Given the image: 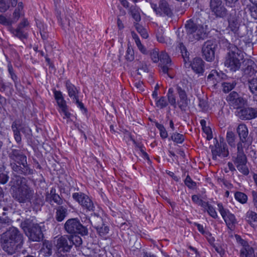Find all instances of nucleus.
<instances>
[{
    "instance_id": "obj_19",
    "label": "nucleus",
    "mask_w": 257,
    "mask_h": 257,
    "mask_svg": "<svg viewBox=\"0 0 257 257\" xmlns=\"http://www.w3.org/2000/svg\"><path fill=\"white\" fill-rule=\"evenodd\" d=\"M176 90L179 95L178 101L179 107L183 111H185L189 104V99L185 89L179 84L177 85Z\"/></svg>"
},
{
    "instance_id": "obj_44",
    "label": "nucleus",
    "mask_w": 257,
    "mask_h": 257,
    "mask_svg": "<svg viewBox=\"0 0 257 257\" xmlns=\"http://www.w3.org/2000/svg\"><path fill=\"white\" fill-rule=\"evenodd\" d=\"M156 126L159 130L160 134L161 137L163 139H166L168 137V133L163 126V125L159 123L158 122H156L155 123Z\"/></svg>"
},
{
    "instance_id": "obj_47",
    "label": "nucleus",
    "mask_w": 257,
    "mask_h": 257,
    "mask_svg": "<svg viewBox=\"0 0 257 257\" xmlns=\"http://www.w3.org/2000/svg\"><path fill=\"white\" fill-rule=\"evenodd\" d=\"M130 13L133 18L137 22L141 20V16L139 12L135 7H131L130 9Z\"/></svg>"
},
{
    "instance_id": "obj_43",
    "label": "nucleus",
    "mask_w": 257,
    "mask_h": 257,
    "mask_svg": "<svg viewBox=\"0 0 257 257\" xmlns=\"http://www.w3.org/2000/svg\"><path fill=\"white\" fill-rule=\"evenodd\" d=\"M92 224L96 229H100L99 227L101 225L104 224L102 218L98 216L95 217V218L93 219V223H92Z\"/></svg>"
},
{
    "instance_id": "obj_24",
    "label": "nucleus",
    "mask_w": 257,
    "mask_h": 257,
    "mask_svg": "<svg viewBox=\"0 0 257 257\" xmlns=\"http://www.w3.org/2000/svg\"><path fill=\"white\" fill-rule=\"evenodd\" d=\"M204 62L200 58H195L190 64L192 69L198 74H202L204 71Z\"/></svg>"
},
{
    "instance_id": "obj_4",
    "label": "nucleus",
    "mask_w": 257,
    "mask_h": 257,
    "mask_svg": "<svg viewBox=\"0 0 257 257\" xmlns=\"http://www.w3.org/2000/svg\"><path fill=\"white\" fill-rule=\"evenodd\" d=\"M228 52L226 57L224 65L232 71L238 70L243 60V56L241 51L234 44L229 43L227 46Z\"/></svg>"
},
{
    "instance_id": "obj_35",
    "label": "nucleus",
    "mask_w": 257,
    "mask_h": 257,
    "mask_svg": "<svg viewBox=\"0 0 257 257\" xmlns=\"http://www.w3.org/2000/svg\"><path fill=\"white\" fill-rule=\"evenodd\" d=\"M174 90L173 89L170 88L169 89L168 93V99L171 105L174 106V107H176V97L174 94Z\"/></svg>"
},
{
    "instance_id": "obj_8",
    "label": "nucleus",
    "mask_w": 257,
    "mask_h": 257,
    "mask_svg": "<svg viewBox=\"0 0 257 257\" xmlns=\"http://www.w3.org/2000/svg\"><path fill=\"white\" fill-rule=\"evenodd\" d=\"M237 132L239 137V141L237 144V149L240 150L242 149H247L251 144V140L248 136L246 126L244 124L238 125Z\"/></svg>"
},
{
    "instance_id": "obj_42",
    "label": "nucleus",
    "mask_w": 257,
    "mask_h": 257,
    "mask_svg": "<svg viewBox=\"0 0 257 257\" xmlns=\"http://www.w3.org/2000/svg\"><path fill=\"white\" fill-rule=\"evenodd\" d=\"M234 195L235 199L241 203H244L247 201V197L243 193L237 192L235 193Z\"/></svg>"
},
{
    "instance_id": "obj_20",
    "label": "nucleus",
    "mask_w": 257,
    "mask_h": 257,
    "mask_svg": "<svg viewBox=\"0 0 257 257\" xmlns=\"http://www.w3.org/2000/svg\"><path fill=\"white\" fill-rule=\"evenodd\" d=\"M54 96L61 111L64 113L66 117L69 118L70 117L71 113L67 111L66 101L64 99L61 92L55 90L54 91Z\"/></svg>"
},
{
    "instance_id": "obj_64",
    "label": "nucleus",
    "mask_w": 257,
    "mask_h": 257,
    "mask_svg": "<svg viewBox=\"0 0 257 257\" xmlns=\"http://www.w3.org/2000/svg\"><path fill=\"white\" fill-rule=\"evenodd\" d=\"M144 85L141 82H138L135 83L133 89L136 90L138 91H142L144 90Z\"/></svg>"
},
{
    "instance_id": "obj_14",
    "label": "nucleus",
    "mask_w": 257,
    "mask_h": 257,
    "mask_svg": "<svg viewBox=\"0 0 257 257\" xmlns=\"http://www.w3.org/2000/svg\"><path fill=\"white\" fill-rule=\"evenodd\" d=\"M236 115L242 120H250L257 117V108L247 107L241 108L236 112Z\"/></svg>"
},
{
    "instance_id": "obj_49",
    "label": "nucleus",
    "mask_w": 257,
    "mask_h": 257,
    "mask_svg": "<svg viewBox=\"0 0 257 257\" xmlns=\"http://www.w3.org/2000/svg\"><path fill=\"white\" fill-rule=\"evenodd\" d=\"M179 49L181 50L182 57H183L185 62H186L187 59L188 60L189 53L187 51L186 47L182 43H180Z\"/></svg>"
},
{
    "instance_id": "obj_6",
    "label": "nucleus",
    "mask_w": 257,
    "mask_h": 257,
    "mask_svg": "<svg viewBox=\"0 0 257 257\" xmlns=\"http://www.w3.org/2000/svg\"><path fill=\"white\" fill-rule=\"evenodd\" d=\"M187 37L190 42H194L203 40L207 37L203 27L200 25H197L192 21H187L185 24Z\"/></svg>"
},
{
    "instance_id": "obj_45",
    "label": "nucleus",
    "mask_w": 257,
    "mask_h": 257,
    "mask_svg": "<svg viewBox=\"0 0 257 257\" xmlns=\"http://www.w3.org/2000/svg\"><path fill=\"white\" fill-rule=\"evenodd\" d=\"M256 72L253 67L250 65H248L244 69V75L246 77H251L253 76Z\"/></svg>"
},
{
    "instance_id": "obj_29",
    "label": "nucleus",
    "mask_w": 257,
    "mask_h": 257,
    "mask_svg": "<svg viewBox=\"0 0 257 257\" xmlns=\"http://www.w3.org/2000/svg\"><path fill=\"white\" fill-rule=\"evenodd\" d=\"M220 79L219 73L215 70H212L207 77L208 83L215 85Z\"/></svg>"
},
{
    "instance_id": "obj_54",
    "label": "nucleus",
    "mask_w": 257,
    "mask_h": 257,
    "mask_svg": "<svg viewBox=\"0 0 257 257\" xmlns=\"http://www.w3.org/2000/svg\"><path fill=\"white\" fill-rule=\"evenodd\" d=\"M0 24L5 26H10L12 25V23L10 19H7L4 15H0Z\"/></svg>"
},
{
    "instance_id": "obj_11",
    "label": "nucleus",
    "mask_w": 257,
    "mask_h": 257,
    "mask_svg": "<svg viewBox=\"0 0 257 257\" xmlns=\"http://www.w3.org/2000/svg\"><path fill=\"white\" fill-rule=\"evenodd\" d=\"M72 197L87 210L89 211H94V204L88 196L82 193H75L73 194Z\"/></svg>"
},
{
    "instance_id": "obj_28",
    "label": "nucleus",
    "mask_w": 257,
    "mask_h": 257,
    "mask_svg": "<svg viewBox=\"0 0 257 257\" xmlns=\"http://www.w3.org/2000/svg\"><path fill=\"white\" fill-rule=\"evenodd\" d=\"M243 149L241 150L237 149V155L234 161V164L236 165H240L243 164H246L247 159L246 156L244 154Z\"/></svg>"
},
{
    "instance_id": "obj_33",
    "label": "nucleus",
    "mask_w": 257,
    "mask_h": 257,
    "mask_svg": "<svg viewBox=\"0 0 257 257\" xmlns=\"http://www.w3.org/2000/svg\"><path fill=\"white\" fill-rule=\"evenodd\" d=\"M248 87L250 92L257 95V78H252L248 80Z\"/></svg>"
},
{
    "instance_id": "obj_15",
    "label": "nucleus",
    "mask_w": 257,
    "mask_h": 257,
    "mask_svg": "<svg viewBox=\"0 0 257 257\" xmlns=\"http://www.w3.org/2000/svg\"><path fill=\"white\" fill-rule=\"evenodd\" d=\"M11 128L15 140L17 144H20L22 141V137L20 132H22L23 133H26L29 130L28 128L22 125L20 123V121L18 119L13 122Z\"/></svg>"
},
{
    "instance_id": "obj_57",
    "label": "nucleus",
    "mask_w": 257,
    "mask_h": 257,
    "mask_svg": "<svg viewBox=\"0 0 257 257\" xmlns=\"http://www.w3.org/2000/svg\"><path fill=\"white\" fill-rule=\"evenodd\" d=\"M8 71L11 75V78L14 80L15 84L16 85L17 77L14 72L13 68L11 64L8 65Z\"/></svg>"
},
{
    "instance_id": "obj_16",
    "label": "nucleus",
    "mask_w": 257,
    "mask_h": 257,
    "mask_svg": "<svg viewBox=\"0 0 257 257\" xmlns=\"http://www.w3.org/2000/svg\"><path fill=\"white\" fill-rule=\"evenodd\" d=\"M226 100L230 105L236 108L242 107L246 102V100L235 91L231 92L227 96Z\"/></svg>"
},
{
    "instance_id": "obj_13",
    "label": "nucleus",
    "mask_w": 257,
    "mask_h": 257,
    "mask_svg": "<svg viewBox=\"0 0 257 257\" xmlns=\"http://www.w3.org/2000/svg\"><path fill=\"white\" fill-rule=\"evenodd\" d=\"M57 248V255L59 257L62 256V252L65 253L69 251L72 247V242L69 241L64 236H61L57 239V244L56 245Z\"/></svg>"
},
{
    "instance_id": "obj_12",
    "label": "nucleus",
    "mask_w": 257,
    "mask_h": 257,
    "mask_svg": "<svg viewBox=\"0 0 257 257\" xmlns=\"http://www.w3.org/2000/svg\"><path fill=\"white\" fill-rule=\"evenodd\" d=\"M216 43L211 40L204 43L202 48L203 55L207 61H211L214 58Z\"/></svg>"
},
{
    "instance_id": "obj_50",
    "label": "nucleus",
    "mask_w": 257,
    "mask_h": 257,
    "mask_svg": "<svg viewBox=\"0 0 257 257\" xmlns=\"http://www.w3.org/2000/svg\"><path fill=\"white\" fill-rule=\"evenodd\" d=\"M236 168L237 170L245 175H247L249 173V170L247 167L246 164H243L240 165H236Z\"/></svg>"
},
{
    "instance_id": "obj_10",
    "label": "nucleus",
    "mask_w": 257,
    "mask_h": 257,
    "mask_svg": "<svg viewBox=\"0 0 257 257\" xmlns=\"http://www.w3.org/2000/svg\"><path fill=\"white\" fill-rule=\"evenodd\" d=\"M209 7L212 15L217 18H223L227 16V9L221 0H210Z\"/></svg>"
},
{
    "instance_id": "obj_37",
    "label": "nucleus",
    "mask_w": 257,
    "mask_h": 257,
    "mask_svg": "<svg viewBox=\"0 0 257 257\" xmlns=\"http://www.w3.org/2000/svg\"><path fill=\"white\" fill-rule=\"evenodd\" d=\"M135 27L138 32L141 35V36L145 39L148 37V34L146 30L139 24L136 23Z\"/></svg>"
},
{
    "instance_id": "obj_9",
    "label": "nucleus",
    "mask_w": 257,
    "mask_h": 257,
    "mask_svg": "<svg viewBox=\"0 0 257 257\" xmlns=\"http://www.w3.org/2000/svg\"><path fill=\"white\" fill-rule=\"evenodd\" d=\"M237 132L239 137V141L237 144V149L240 150L242 149H247L251 144V140L248 136L246 126L244 124L238 125Z\"/></svg>"
},
{
    "instance_id": "obj_46",
    "label": "nucleus",
    "mask_w": 257,
    "mask_h": 257,
    "mask_svg": "<svg viewBox=\"0 0 257 257\" xmlns=\"http://www.w3.org/2000/svg\"><path fill=\"white\" fill-rule=\"evenodd\" d=\"M12 220L6 215H0V224L2 225H10L12 223Z\"/></svg>"
},
{
    "instance_id": "obj_55",
    "label": "nucleus",
    "mask_w": 257,
    "mask_h": 257,
    "mask_svg": "<svg viewBox=\"0 0 257 257\" xmlns=\"http://www.w3.org/2000/svg\"><path fill=\"white\" fill-rule=\"evenodd\" d=\"M185 185L189 188H194L196 186V183L194 182L189 175L187 176L185 180Z\"/></svg>"
},
{
    "instance_id": "obj_22",
    "label": "nucleus",
    "mask_w": 257,
    "mask_h": 257,
    "mask_svg": "<svg viewBox=\"0 0 257 257\" xmlns=\"http://www.w3.org/2000/svg\"><path fill=\"white\" fill-rule=\"evenodd\" d=\"M215 146L211 147L213 159L216 160L217 156L223 157H227L228 155V151L226 148V145L223 144L222 147L221 146H220L216 139H215Z\"/></svg>"
},
{
    "instance_id": "obj_63",
    "label": "nucleus",
    "mask_w": 257,
    "mask_h": 257,
    "mask_svg": "<svg viewBox=\"0 0 257 257\" xmlns=\"http://www.w3.org/2000/svg\"><path fill=\"white\" fill-rule=\"evenodd\" d=\"M204 132L207 135V139L210 140L212 138L211 130L210 127L206 126L202 128Z\"/></svg>"
},
{
    "instance_id": "obj_25",
    "label": "nucleus",
    "mask_w": 257,
    "mask_h": 257,
    "mask_svg": "<svg viewBox=\"0 0 257 257\" xmlns=\"http://www.w3.org/2000/svg\"><path fill=\"white\" fill-rule=\"evenodd\" d=\"M56 190L54 188H52L50 192L48 193L46 197L47 201L51 202L52 200L56 203L58 205H61L63 203L62 199L60 198L59 195L56 194Z\"/></svg>"
},
{
    "instance_id": "obj_2",
    "label": "nucleus",
    "mask_w": 257,
    "mask_h": 257,
    "mask_svg": "<svg viewBox=\"0 0 257 257\" xmlns=\"http://www.w3.org/2000/svg\"><path fill=\"white\" fill-rule=\"evenodd\" d=\"M13 147L8 153L10 166L12 171L18 175L27 176L33 174L34 171L28 164L26 156L22 150Z\"/></svg>"
},
{
    "instance_id": "obj_60",
    "label": "nucleus",
    "mask_w": 257,
    "mask_h": 257,
    "mask_svg": "<svg viewBox=\"0 0 257 257\" xmlns=\"http://www.w3.org/2000/svg\"><path fill=\"white\" fill-rule=\"evenodd\" d=\"M125 59L129 61H132L134 59L133 50L130 49L129 47L127 48L126 51Z\"/></svg>"
},
{
    "instance_id": "obj_53",
    "label": "nucleus",
    "mask_w": 257,
    "mask_h": 257,
    "mask_svg": "<svg viewBox=\"0 0 257 257\" xmlns=\"http://www.w3.org/2000/svg\"><path fill=\"white\" fill-rule=\"evenodd\" d=\"M167 105V101L164 96H162L156 102L157 106L160 108L165 107Z\"/></svg>"
},
{
    "instance_id": "obj_36",
    "label": "nucleus",
    "mask_w": 257,
    "mask_h": 257,
    "mask_svg": "<svg viewBox=\"0 0 257 257\" xmlns=\"http://www.w3.org/2000/svg\"><path fill=\"white\" fill-rule=\"evenodd\" d=\"M159 60L160 61V64H170L171 63L169 56L164 52H162L160 54Z\"/></svg>"
},
{
    "instance_id": "obj_58",
    "label": "nucleus",
    "mask_w": 257,
    "mask_h": 257,
    "mask_svg": "<svg viewBox=\"0 0 257 257\" xmlns=\"http://www.w3.org/2000/svg\"><path fill=\"white\" fill-rule=\"evenodd\" d=\"M10 8V6L7 4L4 0H0V12L5 13Z\"/></svg>"
},
{
    "instance_id": "obj_62",
    "label": "nucleus",
    "mask_w": 257,
    "mask_h": 257,
    "mask_svg": "<svg viewBox=\"0 0 257 257\" xmlns=\"http://www.w3.org/2000/svg\"><path fill=\"white\" fill-rule=\"evenodd\" d=\"M208 213L212 217L215 218L217 217V213L211 205H208L207 209Z\"/></svg>"
},
{
    "instance_id": "obj_39",
    "label": "nucleus",
    "mask_w": 257,
    "mask_h": 257,
    "mask_svg": "<svg viewBox=\"0 0 257 257\" xmlns=\"http://www.w3.org/2000/svg\"><path fill=\"white\" fill-rule=\"evenodd\" d=\"M236 84V83L235 81H232V82H224L222 83L223 91L224 92H228L234 88Z\"/></svg>"
},
{
    "instance_id": "obj_18",
    "label": "nucleus",
    "mask_w": 257,
    "mask_h": 257,
    "mask_svg": "<svg viewBox=\"0 0 257 257\" xmlns=\"http://www.w3.org/2000/svg\"><path fill=\"white\" fill-rule=\"evenodd\" d=\"M66 87L68 91V95L70 97L72 98L73 100L75 101L76 103L77 104L80 109L84 110L86 111L83 104L79 101L78 99V91L76 87L72 83H70V81L68 80L66 82Z\"/></svg>"
},
{
    "instance_id": "obj_61",
    "label": "nucleus",
    "mask_w": 257,
    "mask_h": 257,
    "mask_svg": "<svg viewBox=\"0 0 257 257\" xmlns=\"http://www.w3.org/2000/svg\"><path fill=\"white\" fill-rule=\"evenodd\" d=\"M20 17V12L15 10L13 14V18L11 19L12 24L16 23Z\"/></svg>"
},
{
    "instance_id": "obj_38",
    "label": "nucleus",
    "mask_w": 257,
    "mask_h": 257,
    "mask_svg": "<svg viewBox=\"0 0 257 257\" xmlns=\"http://www.w3.org/2000/svg\"><path fill=\"white\" fill-rule=\"evenodd\" d=\"M68 238L69 239V241H71L72 242V245L74 244L76 246H79L82 244V238L79 236H72Z\"/></svg>"
},
{
    "instance_id": "obj_23",
    "label": "nucleus",
    "mask_w": 257,
    "mask_h": 257,
    "mask_svg": "<svg viewBox=\"0 0 257 257\" xmlns=\"http://www.w3.org/2000/svg\"><path fill=\"white\" fill-rule=\"evenodd\" d=\"M228 28L234 33H236L239 27L238 20L235 16V12L233 14H230L228 18Z\"/></svg>"
},
{
    "instance_id": "obj_56",
    "label": "nucleus",
    "mask_w": 257,
    "mask_h": 257,
    "mask_svg": "<svg viewBox=\"0 0 257 257\" xmlns=\"http://www.w3.org/2000/svg\"><path fill=\"white\" fill-rule=\"evenodd\" d=\"M157 40L160 43H165V39L164 36V32L162 29L158 30L156 35Z\"/></svg>"
},
{
    "instance_id": "obj_1",
    "label": "nucleus",
    "mask_w": 257,
    "mask_h": 257,
    "mask_svg": "<svg viewBox=\"0 0 257 257\" xmlns=\"http://www.w3.org/2000/svg\"><path fill=\"white\" fill-rule=\"evenodd\" d=\"M24 237L16 227H11L1 235L0 243L3 249L8 254L12 255L23 247Z\"/></svg>"
},
{
    "instance_id": "obj_17",
    "label": "nucleus",
    "mask_w": 257,
    "mask_h": 257,
    "mask_svg": "<svg viewBox=\"0 0 257 257\" xmlns=\"http://www.w3.org/2000/svg\"><path fill=\"white\" fill-rule=\"evenodd\" d=\"M218 210L224 219L228 227L232 230L236 223V219L233 214L225 210L221 204H218Z\"/></svg>"
},
{
    "instance_id": "obj_26",
    "label": "nucleus",
    "mask_w": 257,
    "mask_h": 257,
    "mask_svg": "<svg viewBox=\"0 0 257 257\" xmlns=\"http://www.w3.org/2000/svg\"><path fill=\"white\" fill-rule=\"evenodd\" d=\"M55 218L58 221H62L67 214V209L63 206H59L56 208Z\"/></svg>"
},
{
    "instance_id": "obj_5",
    "label": "nucleus",
    "mask_w": 257,
    "mask_h": 257,
    "mask_svg": "<svg viewBox=\"0 0 257 257\" xmlns=\"http://www.w3.org/2000/svg\"><path fill=\"white\" fill-rule=\"evenodd\" d=\"M21 226L31 240L39 242L43 239L41 227L33 219H26L21 222Z\"/></svg>"
},
{
    "instance_id": "obj_3",
    "label": "nucleus",
    "mask_w": 257,
    "mask_h": 257,
    "mask_svg": "<svg viewBox=\"0 0 257 257\" xmlns=\"http://www.w3.org/2000/svg\"><path fill=\"white\" fill-rule=\"evenodd\" d=\"M10 185L17 187L13 196L20 203H26L32 199L34 190L27 184L25 178L16 175L12 178Z\"/></svg>"
},
{
    "instance_id": "obj_30",
    "label": "nucleus",
    "mask_w": 257,
    "mask_h": 257,
    "mask_svg": "<svg viewBox=\"0 0 257 257\" xmlns=\"http://www.w3.org/2000/svg\"><path fill=\"white\" fill-rule=\"evenodd\" d=\"M240 255L241 257H254V249L249 246L243 247L240 250Z\"/></svg>"
},
{
    "instance_id": "obj_31",
    "label": "nucleus",
    "mask_w": 257,
    "mask_h": 257,
    "mask_svg": "<svg viewBox=\"0 0 257 257\" xmlns=\"http://www.w3.org/2000/svg\"><path fill=\"white\" fill-rule=\"evenodd\" d=\"M53 244L49 241H45L43 243V247L41 249V252L45 256H50L52 253Z\"/></svg>"
},
{
    "instance_id": "obj_59",
    "label": "nucleus",
    "mask_w": 257,
    "mask_h": 257,
    "mask_svg": "<svg viewBox=\"0 0 257 257\" xmlns=\"http://www.w3.org/2000/svg\"><path fill=\"white\" fill-rule=\"evenodd\" d=\"M9 176L7 174V173L5 172H0V183L2 184H6L8 180H9Z\"/></svg>"
},
{
    "instance_id": "obj_40",
    "label": "nucleus",
    "mask_w": 257,
    "mask_h": 257,
    "mask_svg": "<svg viewBox=\"0 0 257 257\" xmlns=\"http://www.w3.org/2000/svg\"><path fill=\"white\" fill-rule=\"evenodd\" d=\"M10 31L14 36L17 37L21 40L24 38H26L27 37L26 35L24 34L22 30L19 29L18 28H17L16 29H14L12 28H11Z\"/></svg>"
},
{
    "instance_id": "obj_27",
    "label": "nucleus",
    "mask_w": 257,
    "mask_h": 257,
    "mask_svg": "<svg viewBox=\"0 0 257 257\" xmlns=\"http://www.w3.org/2000/svg\"><path fill=\"white\" fill-rule=\"evenodd\" d=\"M11 209V204L8 202V199H0V215H7Z\"/></svg>"
},
{
    "instance_id": "obj_7",
    "label": "nucleus",
    "mask_w": 257,
    "mask_h": 257,
    "mask_svg": "<svg viewBox=\"0 0 257 257\" xmlns=\"http://www.w3.org/2000/svg\"><path fill=\"white\" fill-rule=\"evenodd\" d=\"M64 227L68 233L71 234H79L82 236H85L88 233L87 227L83 225L77 218L67 220Z\"/></svg>"
},
{
    "instance_id": "obj_41",
    "label": "nucleus",
    "mask_w": 257,
    "mask_h": 257,
    "mask_svg": "<svg viewBox=\"0 0 257 257\" xmlns=\"http://www.w3.org/2000/svg\"><path fill=\"white\" fill-rule=\"evenodd\" d=\"M28 202H30L33 205H38L42 202V200L41 197L37 193H34V191H33V195L32 199L29 200Z\"/></svg>"
},
{
    "instance_id": "obj_52",
    "label": "nucleus",
    "mask_w": 257,
    "mask_h": 257,
    "mask_svg": "<svg viewBox=\"0 0 257 257\" xmlns=\"http://www.w3.org/2000/svg\"><path fill=\"white\" fill-rule=\"evenodd\" d=\"M100 229H96L97 232L101 236L104 235L106 234L109 231V228L107 226H106L104 224L103 225H101L99 227Z\"/></svg>"
},
{
    "instance_id": "obj_32",
    "label": "nucleus",
    "mask_w": 257,
    "mask_h": 257,
    "mask_svg": "<svg viewBox=\"0 0 257 257\" xmlns=\"http://www.w3.org/2000/svg\"><path fill=\"white\" fill-rule=\"evenodd\" d=\"M135 63L136 65H138V68L137 70L138 74L143 75L148 72V69L146 63L138 61H135Z\"/></svg>"
},
{
    "instance_id": "obj_51",
    "label": "nucleus",
    "mask_w": 257,
    "mask_h": 257,
    "mask_svg": "<svg viewBox=\"0 0 257 257\" xmlns=\"http://www.w3.org/2000/svg\"><path fill=\"white\" fill-rule=\"evenodd\" d=\"M151 57L154 62L157 63L159 61L160 55L158 49H154L150 53Z\"/></svg>"
},
{
    "instance_id": "obj_34",
    "label": "nucleus",
    "mask_w": 257,
    "mask_h": 257,
    "mask_svg": "<svg viewBox=\"0 0 257 257\" xmlns=\"http://www.w3.org/2000/svg\"><path fill=\"white\" fill-rule=\"evenodd\" d=\"M235 135L232 132L230 131L227 133L226 141L230 146L234 148L235 147Z\"/></svg>"
},
{
    "instance_id": "obj_48",
    "label": "nucleus",
    "mask_w": 257,
    "mask_h": 257,
    "mask_svg": "<svg viewBox=\"0 0 257 257\" xmlns=\"http://www.w3.org/2000/svg\"><path fill=\"white\" fill-rule=\"evenodd\" d=\"M171 139L177 143H182L184 140V137L183 135L174 133L172 135Z\"/></svg>"
},
{
    "instance_id": "obj_21",
    "label": "nucleus",
    "mask_w": 257,
    "mask_h": 257,
    "mask_svg": "<svg viewBox=\"0 0 257 257\" xmlns=\"http://www.w3.org/2000/svg\"><path fill=\"white\" fill-rule=\"evenodd\" d=\"M153 9L157 14L161 16L165 15L170 17L173 15L169 4L165 0H160L159 7L157 8L156 6H155Z\"/></svg>"
}]
</instances>
